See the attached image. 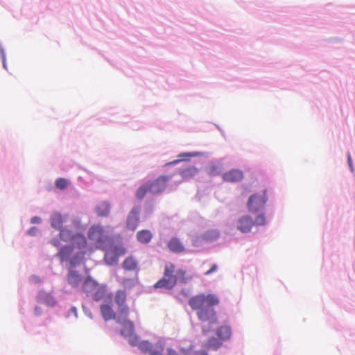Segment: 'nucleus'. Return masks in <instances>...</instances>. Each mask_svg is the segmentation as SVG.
Returning <instances> with one entry per match:
<instances>
[{"mask_svg": "<svg viewBox=\"0 0 355 355\" xmlns=\"http://www.w3.org/2000/svg\"><path fill=\"white\" fill-rule=\"evenodd\" d=\"M171 176L161 175L154 181H150L141 185L136 191V197L139 200L143 199L147 193L158 194L165 190L167 182Z\"/></svg>", "mask_w": 355, "mask_h": 355, "instance_id": "nucleus-4", "label": "nucleus"}, {"mask_svg": "<svg viewBox=\"0 0 355 355\" xmlns=\"http://www.w3.org/2000/svg\"><path fill=\"white\" fill-rule=\"evenodd\" d=\"M35 312L36 314H40L41 311H40V309L36 307L35 309Z\"/></svg>", "mask_w": 355, "mask_h": 355, "instance_id": "nucleus-43", "label": "nucleus"}, {"mask_svg": "<svg viewBox=\"0 0 355 355\" xmlns=\"http://www.w3.org/2000/svg\"><path fill=\"white\" fill-rule=\"evenodd\" d=\"M118 257L125 254V249L121 245H114L110 248Z\"/></svg>", "mask_w": 355, "mask_h": 355, "instance_id": "nucleus-31", "label": "nucleus"}, {"mask_svg": "<svg viewBox=\"0 0 355 355\" xmlns=\"http://www.w3.org/2000/svg\"><path fill=\"white\" fill-rule=\"evenodd\" d=\"M219 303L218 297L214 293L196 295L189 300V304L193 310L196 311L198 318L202 322L209 321L211 324H216L218 322L216 312L213 306Z\"/></svg>", "mask_w": 355, "mask_h": 355, "instance_id": "nucleus-1", "label": "nucleus"}, {"mask_svg": "<svg viewBox=\"0 0 355 355\" xmlns=\"http://www.w3.org/2000/svg\"><path fill=\"white\" fill-rule=\"evenodd\" d=\"M153 235L149 230H141L137 234V239L139 242L142 243H148L152 239Z\"/></svg>", "mask_w": 355, "mask_h": 355, "instance_id": "nucleus-23", "label": "nucleus"}, {"mask_svg": "<svg viewBox=\"0 0 355 355\" xmlns=\"http://www.w3.org/2000/svg\"><path fill=\"white\" fill-rule=\"evenodd\" d=\"M98 288V284L90 277H87L83 282V290L87 295H91Z\"/></svg>", "mask_w": 355, "mask_h": 355, "instance_id": "nucleus-13", "label": "nucleus"}, {"mask_svg": "<svg viewBox=\"0 0 355 355\" xmlns=\"http://www.w3.org/2000/svg\"><path fill=\"white\" fill-rule=\"evenodd\" d=\"M104 295L103 289L98 285V288L94 291L92 294L91 297L96 301L100 300Z\"/></svg>", "mask_w": 355, "mask_h": 355, "instance_id": "nucleus-30", "label": "nucleus"}, {"mask_svg": "<svg viewBox=\"0 0 355 355\" xmlns=\"http://www.w3.org/2000/svg\"><path fill=\"white\" fill-rule=\"evenodd\" d=\"M118 306V316L116 320L118 322H121V321L128 319L129 308L126 304Z\"/></svg>", "mask_w": 355, "mask_h": 355, "instance_id": "nucleus-25", "label": "nucleus"}, {"mask_svg": "<svg viewBox=\"0 0 355 355\" xmlns=\"http://www.w3.org/2000/svg\"><path fill=\"white\" fill-rule=\"evenodd\" d=\"M120 323H122L123 325V329L121 330L122 335L129 336L133 334L135 327L132 321L126 319L121 321Z\"/></svg>", "mask_w": 355, "mask_h": 355, "instance_id": "nucleus-24", "label": "nucleus"}, {"mask_svg": "<svg viewBox=\"0 0 355 355\" xmlns=\"http://www.w3.org/2000/svg\"><path fill=\"white\" fill-rule=\"evenodd\" d=\"M348 162H349V166L352 167V158H351V156H350L349 155H348Z\"/></svg>", "mask_w": 355, "mask_h": 355, "instance_id": "nucleus-41", "label": "nucleus"}, {"mask_svg": "<svg viewBox=\"0 0 355 355\" xmlns=\"http://www.w3.org/2000/svg\"><path fill=\"white\" fill-rule=\"evenodd\" d=\"M194 155L191 154L190 153H185L178 155V159L176 160H174L170 163V164H178L180 162L182 161H188L191 157H193Z\"/></svg>", "mask_w": 355, "mask_h": 355, "instance_id": "nucleus-29", "label": "nucleus"}, {"mask_svg": "<svg viewBox=\"0 0 355 355\" xmlns=\"http://www.w3.org/2000/svg\"><path fill=\"white\" fill-rule=\"evenodd\" d=\"M52 243L55 247H58L60 245V243L57 239L52 240Z\"/></svg>", "mask_w": 355, "mask_h": 355, "instance_id": "nucleus-39", "label": "nucleus"}, {"mask_svg": "<svg viewBox=\"0 0 355 355\" xmlns=\"http://www.w3.org/2000/svg\"><path fill=\"white\" fill-rule=\"evenodd\" d=\"M38 231V229L37 227H31L28 231V234L30 235H35V234L37 233V232Z\"/></svg>", "mask_w": 355, "mask_h": 355, "instance_id": "nucleus-36", "label": "nucleus"}, {"mask_svg": "<svg viewBox=\"0 0 355 355\" xmlns=\"http://www.w3.org/2000/svg\"><path fill=\"white\" fill-rule=\"evenodd\" d=\"M138 347L143 353H148L151 355L152 352L156 349V344L153 347L148 341L144 340L139 343Z\"/></svg>", "mask_w": 355, "mask_h": 355, "instance_id": "nucleus-26", "label": "nucleus"}, {"mask_svg": "<svg viewBox=\"0 0 355 355\" xmlns=\"http://www.w3.org/2000/svg\"><path fill=\"white\" fill-rule=\"evenodd\" d=\"M104 260L105 263L110 266L116 265L119 261V257L116 255L114 252L110 248L105 253Z\"/></svg>", "mask_w": 355, "mask_h": 355, "instance_id": "nucleus-21", "label": "nucleus"}, {"mask_svg": "<svg viewBox=\"0 0 355 355\" xmlns=\"http://www.w3.org/2000/svg\"><path fill=\"white\" fill-rule=\"evenodd\" d=\"M267 201L266 190L263 191L261 194H253L248 200V209L251 213H257L263 209Z\"/></svg>", "mask_w": 355, "mask_h": 355, "instance_id": "nucleus-6", "label": "nucleus"}, {"mask_svg": "<svg viewBox=\"0 0 355 355\" xmlns=\"http://www.w3.org/2000/svg\"><path fill=\"white\" fill-rule=\"evenodd\" d=\"M132 280L130 279H124L122 282V284L124 286H128L131 284Z\"/></svg>", "mask_w": 355, "mask_h": 355, "instance_id": "nucleus-37", "label": "nucleus"}, {"mask_svg": "<svg viewBox=\"0 0 355 355\" xmlns=\"http://www.w3.org/2000/svg\"><path fill=\"white\" fill-rule=\"evenodd\" d=\"M81 282L80 275L75 270H71L67 275L68 284L73 288H76Z\"/></svg>", "mask_w": 355, "mask_h": 355, "instance_id": "nucleus-18", "label": "nucleus"}, {"mask_svg": "<svg viewBox=\"0 0 355 355\" xmlns=\"http://www.w3.org/2000/svg\"><path fill=\"white\" fill-rule=\"evenodd\" d=\"M123 268L126 271H138L139 263L133 256H129L122 263Z\"/></svg>", "mask_w": 355, "mask_h": 355, "instance_id": "nucleus-11", "label": "nucleus"}, {"mask_svg": "<svg viewBox=\"0 0 355 355\" xmlns=\"http://www.w3.org/2000/svg\"><path fill=\"white\" fill-rule=\"evenodd\" d=\"M31 223L35 224V223H40L41 222V219L40 217L35 216L31 218Z\"/></svg>", "mask_w": 355, "mask_h": 355, "instance_id": "nucleus-38", "label": "nucleus"}, {"mask_svg": "<svg viewBox=\"0 0 355 355\" xmlns=\"http://www.w3.org/2000/svg\"><path fill=\"white\" fill-rule=\"evenodd\" d=\"M67 180L64 178H58L55 181V187L59 189H64L67 187Z\"/></svg>", "mask_w": 355, "mask_h": 355, "instance_id": "nucleus-33", "label": "nucleus"}, {"mask_svg": "<svg viewBox=\"0 0 355 355\" xmlns=\"http://www.w3.org/2000/svg\"><path fill=\"white\" fill-rule=\"evenodd\" d=\"M60 238L65 242L71 241L73 245H76V248L80 250L71 260V265L72 266L78 265L85 255V252L82 250L87 246V239L85 236L80 233L74 234L71 230L67 228H61L60 230Z\"/></svg>", "mask_w": 355, "mask_h": 355, "instance_id": "nucleus-3", "label": "nucleus"}, {"mask_svg": "<svg viewBox=\"0 0 355 355\" xmlns=\"http://www.w3.org/2000/svg\"><path fill=\"white\" fill-rule=\"evenodd\" d=\"M197 355H208V354L204 350H200L196 352Z\"/></svg>", "mask_w": 355, "mask_h": 355, "instance_id": "nucleus-40", "label": "nucleus"}, {"mask_svg": "<svg viewBox=\"0 0 355 355\" xmlns=\"http://www.w3.org/2000/svg\"><path fill=\"white\" fill-rule=\"evenodd\" d=\"M180 352H181L183 354H184V355H187V349H183V348H182V349H181Z\"/></svg>", "mask_w": 355, "mask_h": 355, "instance_id": "nucleus-42", "label": "nucleus"}, {"mask_svg": "<svg viewBox=\"0 0 355 355\" xmlns=\"http://www.w3.org/2000/svg\"><path fill=\"white\" fill-rule=\"evenodd\" d=\"M164 349V343L162 340H159L156 343V349L152 352L151 355H163V352ZM166 355H178V353L171 348L167 349V354Z\"/></svg>", "mask_w": 355, "mask_h": 355, "instance_id": "nucleus-16", "label": "nucleus"}, {"mask_svg": "<svg viewBox=\"0 0 355 355\" xmlns=\"http://www.w3.org/2000/svg\"><path fill=\"white\" fill-rule=\"evenodd\" d=\"M225 182H236L242 180L244 178L243 172L239 169H232L223 174Z\"/></svg>", "mask_w": 355, "mask_h": 355, "instance_id": "nucleus-8", "label": "nucleus"}, {"mask_svg": "<svg viewBox=\"0 0 355 355\" xmlns=\"http://www.w3.org/2000/svg\"><path fill=\"white\" fill-rule=\"evenodd\" d=\"M202 346L207 349L217 350L222 346V342L216 338L211 337Z\"/></svg>", "mask_w": 355, "mask_h": 355, "instance_id": "nucleus-22", "label": "nucleus"}, {"mask_svg": "<svg viewBox=\"0 0 355 355\" xmlns=\"http://www.w3.org/2000/svg\"><path fill=\"white\" fill-rule=\"evenodd\" d=\"M216 334L220 340H226L230 339L231 337V329L229 326H221L218 328Z\"/></svg>", "mask_w": 355, "mask_h": 355, "instance_id": "nucleus-20", "label": "nucleus"}, {"mask_svg": "<svg viewBox=\"0 0 355 355\" xmlns=\"http://www.w3.org/2000/svg\"><path fill=\"white\" fill-rule=\"evenodd\" d=\"M219 236V232L217 230H212L206 232L202 235L203 240L206 241H213L216 240Z\"/></svg>", "mask_w": 355, "mask_h": 355, "instance_id": "nucleus-28", "label": "nucleus"}, {"mask_svg": "<svg viewBox=\"0 0 355 355\" xmlns=\"http://www.w3.org/2000/svg\"><path fill=\"white\" fill-rule=\"evenodd\" d=\"M127 299V293L125 291L119 290L116 291L115 295L114 301L117 306H122L125 304V301Z\"/></svg>", "mask_w": 355, "mask_h": 355, "instance_id": "nucleus-27", "label": "nucleus"}, {"mask_svg": "<svg viewBox=\"0 0 355 355\" xmlns=\"http://www.w3.org/2000/svg\"><path fill=\"white\" fill-rule=\"evenodd\" d=\"M139 208L137 207H134L130 212L126 223L127 227L129 230H136L139 220Z\"/></svg>", "mask_w": 355, "mask_h": 355, "instance_id": "nucleus-9", "label": "nucleus"}, {"mask_svg": "<svg viewBox=\"0 0 355 355\" xmlns=\"http://www.w3.org/2000/svg\"><path fill=\"white\" fill-rule=\"evenodd\" d=\"M169 250L175 253H181L184 251V247L177 238H172L168 243Z\"/></svg>", "mask_w": 355, "mask_h": 355, "instance_id": "nucleus-14", "label": "nucleus"}, {"mask_svg": "<svg viewBox=\"0 0 355 355\" xmlns=\"http://www.w3.org/2000/svg\"><path fill=\"white\" fill-rule=\"evenodd\" d=\"M254 226V220L248 215L241 216L236 223L238 230L242 233L250 232Z\"/></svg>", "mask_w": 355, "mask_h": 355, "instance_id": "nucleus-7", "label": "nucleus"}, {"mask_svg": "<svg viewBox=\"0 0 355 355\" xmlns=\"http://www.w3.org/2000/svg\"><path fill=\"white\" fill-rule=\"evenodd\" d=\"M199 173V170L194 166H189L182 168L179 171L180 175L184 180H188L195 178Z\"/></svg>", "mask_w": 355, "mask_h": 355, "instance_id": "nucleus-10", "label": "nucleus"}, {"mask_svg": "<svg viewBox=\"0 0 355 355\" xmlns=\"http://www.w3.org/2000/svg\"><path fill=\"white\" fill-rule=\"evenodd\" d=\"M217 270H218V266L216 264H213L211 266L210 269L205 272V275H206V276L209 275L210 274L216 272Z\"/></svg>", "mask_w": 355, "mask_h": 355, "instance_id": "nucleus-35", "label": "nucleus"}, {"mask_svg": "<svg viewBox=\"0 0 355 355\" xmlns=\"http://www.w3.org/2000/svg\"><path fill=\"white\" fill-rule=\"evenodd\" d=\"M266 224V217L264 214H260L254 220V225H265Z\"/></svg>", "mask_w": 355, "mask_h": 355, "instance_id": "nucleus-32", "label": "nucleus"}, {"mask_svg": "<svg viewBox=\"0 0 355 355\" xmlns=\"http://www.w3.org/2000/svg\"><path fill=\"white\" fill-rule=\"evenodd\" d=\"M101 312L103 318L105 320H110L115 318V313L110 305L103 304L101 306Z\"/></svg>", "mask_w": 355, "mask_h": 355, "instance_id": "nucleus-19", "label": "nucleus"}, {"mask_svg": "<svg viewBox=\"0 0 355 355\" xmlns=\"http://www.w3.org/2000/svg\"><path fill=\"white\" fill-rule=\"evenodd\" d=\"M87 236L90 241L94 242L96 248L101 250H105L110 242V238L104 234L103 227L100 225L92 226Z\"/></svg>", "mask_w": 355, "mask_h": 355, "instance_id": "nucleus-5", "label": "nucleus"}, {"mask_svg": "<svg viewBox=\"0 0 355 355\" xmlns=\"http://www.w3.org/2000/svg\"><path fill=\"white\" fill-rule=\"evenodd\" d=\"M110 211V205L108 202L103 201L96 207V212L100 217H106Z\"/></svg>", "mask_w": 355, "mask_h": 355, "instance_id": "nucleus-15", "label": "nucleus"}, {"mask_svg": "<svg viewBox=\"0 0 355 355\" xmlns=\"http://www.w3.org/2000/svg\"><path fill=\"white\" fill-rule=\"evenodd\" d=\"M74 248L76 247L73 245V243L71 245H65L60 249L57 256L61 261L67 260L72 254Z\"/></svg>", "mask_w": 355, "mask_h": 355, "instance_id": "nucleus-12", "label": "nucleus"}, {"mask_svg": "<svg viewBox=\"0 0 355 355\" xmlns=\"http://www.w3.org/2000/svg\"><path fill=\"white\" fill-rule=\"evenodd\" d=\"M130 338H129V343L132 345V346H138L139 347V338L137 336H135L133 334H131V335H129L128 336Z\"/></svg>", "mask_w": 355, "mask_h": 355, "instance_id": "nucleus-34", "label": "nucleus"}, {"mask_svg": "<svg viewBox=\"0 0 355 355\" xmlns=\"http://www.w3.org/2000/svg\"><path fill=\"white\" fill-rule=\"evenodd\" d=\"M51 225L56 230L62 228L63 218L60 213L54 212L51 214L50 218Z\"/></svg>", "mask_w": 355, "mask_h": 355, "instance_id": "nucleus-17", "label": "nucleus"}, {"mask_svg": "<svg viewBox=\"0 0 355 355\" xmlns=\"http://www.w3.org/2000/svg\"><path fill=\"white\" fill-rule=\"evenodd\" d=\"M191 279L192 277L188 275L186 270H175V266L169 263L165 265L164 276L154 284V288L171 290L176 286L178 281L181 284H187Z\"/></svg>", "mask_w": 355, "mask_h": 355, "instance_id": "nucleus-2", "label": "nucleus"}, {"mask_svg": "<svg viewBox=\"0 0 355 355\" xmlns=\"http://www.w3.org/2000/svg\"><path fill=\"white\" fill-rule=\"evenodd\" d=\"M52 303H51V305H53L55 304V301L53 298H51Z\"/></svg>", "mask_w": 355, "mask_h": 355, "instance_id": "nucleus-44", "label": "nucleus"}]
</instances>
